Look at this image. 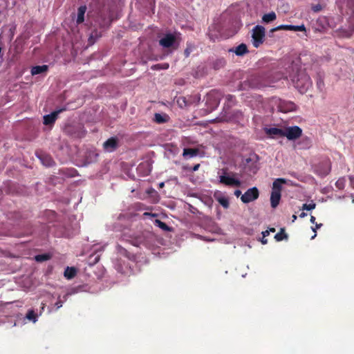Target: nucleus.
<instances>
[{
  "instance_id": "nucleus-14",
  "label": "nucleus",
  "mask_w": 354,
  "mask_h": 354,
  "mask_svg": "<svg viewBox=\"0 0 354 354\" xmlns=\"http://www.w3.org/2000/svg\"><path fill=\"white\" fill-rule=\"evenodd\" d=\"M104 149L109 151H114L118 147V138L116 137H111L109 138L103 144Z\"/></svg>"
},
{
  "instance_id": "nucleus-2",
  "label": "nucleus",
  "mask_w": 354,
  "mask_h": 354,
  "mask_svg": "<svg viewBox=\"0 0 354 354\" xmlns=\"http://www.w3.org/2000/svg\"><path fill=\"white\" fill-rule=\"evenodd\" d=\"M159 45L163 48L176 50L179 46L178 37L174 33L168 32L162 35L158 41Z\"/></svg>"
},
{
  "instance_id": "nucleus-5",
  "label": "nucleus",
  "mask_w": 354,
  "mask_h": 354,
  "mask_svg": "<svg viewBox=\"0 0 354 354\" xmlns=\"http://www.w3.org/2000/svg\"><path fill=\"white\" fill-rule=\"evenodd\" d=\"M220 103L219 93L216 91H211L205 97V104L209 111L216 109Z\"/></svg>"
},
{
  "instance_id": "nucleus-38",
  "label": "nucleus",
  "mask_w": 354,
  "mask_h": 354,
  "mask_svg": "<svg viewBox=\"0 0 354 354\" xmlns=\"http://www.w3.org/2000/svg\"><path fill=\"white\" fill-rule=\"evenodd\" d=\"M312 10L314 12H317L322 10V6L321 4H316V5L312 6Z\"/></svg>"
},
{
  "instance_id": "nucleus-4",
  "label": "nucleus",
  "mask_w": 354,
  "mask_h": 354,
  "mask_svg": "<svg viewBox=\"0 0 354 354\" xmlns=\"http://www.w3.org/2000/svg\"><path fill=\"white\" fill-rule=\"evenodd\" d=\"M266 29L263 26L257 25L252 28V44L255 48L259 47L265 41Z\"/></svg>"
},
{
  "instance_id": "nucleus-33",
  "label": "nucleus",
  "mask_w": 354,
  "mask_h": 354,
  "mask_svg": "<svg viewBox=\"0 0 354 354\" xmlns=\"http://www.w3.org/2000/svg\"><path fill=\"white\" fill-rule=\"evenodd\" d=\"M101 37L100 34H98L97 31L95 30L93 31L90 35L88 39L90 43H93L96 39Z\"/></svg>"
},
{
  "instance_id": "nucleus-12",
  "label": "nucleus",
  "mask_w": 354,
  "mask_h": 354,
  "mask_svg": "<svg viewBox=\"0 0 354 354\" xmlns=\"http://www.w3.org/2000/svg\"><path fill=\"white\" fill-rule=\"evenodd\" d=\"M278 109L281 112L288 113L295 111L297 105L292 102L283 100L280 101L278 105Z\"/></svg>"
},
{
  "instance_id": "nucleus-8",
  "label": "nucleus",
  "mask_w": 354,
  "mask_h": 354,
  "mask_svg": "<svg viewBox=\"0 0 354 354\" xmlns=\"http://www.w3.org/2000/svg\"><path fill=\"white\" fill-rule=\"evenodd\" d=\"M302 129L298 126L288 127L284 129L283 137L290 140H294L301 137Z\"/></svg>"
},
{
  "instance_id": "nucleus-47",
  "label": "nucleus",
  "mask_w": 354,
  "mask_h": 354,
  "mask_svg": "<svg viewBox=\"0 0 354 354\" xmlns=\"http://www.w3.org/2000/svg\"><path fill=\"white\" fill-rule=\"evenodd\" d=\"M306 216H307V214H306V213H305V212H301V213L300 214V215H299V216H300L301 218H304V217H306Z\"/></svg>"
},
{
  "instance_id": "nucleus-50",
  "label": "nucleus",
  "mask_w": 354,
  "mask_h": 354,
  "mask_svg": "<svg viewBox=\"0 0 354 354\" xmlns=\"http://www.w3.org/2000/svg\"><path fill=\"white\" fill-rule=\"evenodd\" d=\"M270 232H275V228L274 227H272V228H270Z\"/></svg>"
},
{
  "instance_id": "nucleus-27",
  "label": "nucleus",
  "mask_w": 354,
  "mask_h": 354,
  "mask_svg": "<svg viewBox=\"0 0 354 354\" xmlns=\"http://www.w3.org/2000/svg\"><path fill=\"white\" fill-rule=\"evenodd\" d=\"M169 67V64L168 63H162V64H157L151 66V68L153 71L155 70H166Z\"/></svg>"
},
{
  "instance_id": "nucleus-1",
  "label": "nucleus",
  "mask_w": 354,
  "mask_h": 354,
  "mask_svg": "<svg viewBox=\"0 0 354 354\" xmlns=\"http://www.w3.org/2000/svg\"><path fill=\"white\" fill-rule=\"evenodd\" d=\"M286 183L285 178H277L272 183V192L270 195V204L272 208H276L279 204L281 197L282 185Z\"/></svg>"
},
{
  "instance_id": "nucleus-11",
  "label": "nucleus",
  "mask_w": 354,
  "mask_h": 354,
  "mask_svg": "<svg viewBox=\"0 0 354 354\" xmlns=\"http://www.w3.org/2000/svg\"><path fill=\"white\" fill-rule=\"evenodd\" d=\"M36 156L40 160L43 165L46 167H51L55 165V161L50 155L43 151L36 152Z\"/></svg>"
},
{
  "instance_id": "nucleus-42",
  "label": "nucleus",
  "mask_w": 354,
  "mask_h": 354,
  "mask_svg": "<svg viewBox=\"0 0 354 354\" xmlns=\"http://www.w3.org/2000/svg\"><path fill=\"white\" fill-rule=\"evenodd\" d=\"M350 185L354 189V176H349Z\"/></svg>"
},
{
  "instance_id": "nucleus-35",
  "label": "nucleus",
  "mask_w": 354,
  "mask_h": 354,
  "mask_svg": "<svg viewBox=\"0 0 354 354\" xmlns=\"http://www.w3.org/2000/svg\"><path fill=\"white\" fill-rule=\"evenodd\" d=\"M316 207V204L315 203H309V204H304L301 209L303 210H312L315 209Z\"/></svg>"
},
{
  "instance_id": "nucleus-9",
  "label": "nucleus",
  "mask_w": 354,
  "mask_h": 354,
  "mask_svg": "<svg viewBox=\"0 0 354 354\" xmlns=\"http://www.w3.org/2000/svg\"><path fill=\"white\" fill-rule=\"evenodd\" d=\"M223 174L219 176V183L227 186H235L240 187L241 185V181L239 179H236L231 176H227V169H223Z\"/></svg>"
},
{
  "instance_id": "nucleus-24",
  "label": "nucleus",
  "mask_w": 354,
  "mask_h": 354,
  "mask_svg": "<svg viewBox=\"0 0 354 354\" xmlns=\"http://www.w3.org/2000/svg\"><path fill=\"white\" fill-rule=\"evenodd\" d=\"M76 274V269L73 267H67L64 270V277L68 279L73 278Z\"/></svg>"
},
{
  "instance_id": "nucleus-46",
  "label": "nucleus",
  "mask_w": 354,
  "mask_h": 354,
  "mask_svg": "<svg viewBox=\"0 0 354 354\" xmlns=\"http://www.w3.org/2000/svg\"><path fill=\"white\" fill-rule=\"evenodd\" d=\"M310 222L312 223H315V216H310Z\"/></svg>"
},
{
  "instance_id": "nucleus-23",
  "label": "nucleus",
  "mask_w": 354,
  "mask_h": 354,
  "mask_svg": "<svg viewBox=\"0 0 354 354\" xmlns=\"http://www.w3.org/2000/svg\"><path fill=\"white\" fill-rule=\"evenodd\" d=\"M117 251L120 254L122 255L129 259H131L133 255L124 248L121 246L120 245H117Z\"/></svg>"
},
{
  "instance_id": "nucleus-6",
  "label": "nucleus",
  "mask_w": 354,
  "mask_h": 354,
  "mask_svg": "<svg viewBox=\"0 0 354 354\" xmlns=\"http://www.w3.org/2000/svg\"><path fill=\"white\" fill-rule=\"evenodd\" d=\"M259 157L256 154L250 156L244 162L245 169L249 174H255L259 170Z\"/></svg>"
},
{
  "instance_id": "nucleus-41",
  "label": "nucleus",
  "mask_w": 354,
  "mask_h": 354,
  "mask_svg": "<svg viewBox=\"0 0 354 354\" xmlns=\"http://www.w3.org/2000/svg\"><path fill=\"white\" fill-rule=\"evenodd\" d=\"M200 167V164H196L194 165L192 168H191V171H197Z\"/></svg>"
},
{
  "instance_id": "nucleus-21",
  "label": "nucleus",
  "mask_w": 354,
  "mask_h": 354,
  "mask_svg": "<svg viewBox=\"0 0 354 354\" xmlns=\"http://www.w3.org/2000/svg\"><path fill=\"white\" fill-rule=\"evenodd\" d=\"M276 18H277V15H276L275 12L272 11L269 13L265 14L262 17V21L264 23L268 24V23H270L272 21H274L276 19Z\"/></svg>"
},
{
  "instance_id": "nucleus-16",
  "label": "nucleus",
  "mask_w": 354,
  "mask_h": 354,
  "mask_svg": "<svg viewBox=\"0 0 354 354\" xmlns=\"http://www.w3.org/2000/svg\"><path fill=\"white\" fill-rule=\"evenodd\" d=\"M266 133L271 138L283 137L284 129L272 127L266 129Z\"/></svg>"
},
{
  "instance_id": "nucleus-51",
  "label": "nucleus",
  "mask_w": 354,
  "mask_h": 354,
  "mask_svg": "<svg viewBox=\"0 0 354 354\" xmlns=\"http://www.w3.org/2000/svg\"><path fill=\"white\" fill-rule=\"evenodd\" d=\"M163 186H164V183H161L160 184V187H163Z\"/></svg>"
},
{
  "instance_id": "nucleus-53",
  "label": "nucleus",
  "mask_w": 354,
  "mask_h": 354,
  "mask_svg": "<svg viewBox=\"0 0 354 354\" xmlns=\"http://www.w3.org/2000/svg\"><path fill=\"white\" fill-rule=\"evenodd\" d=\"M66 297H67V295H64L65 301L66 300Z\"/></svg>"
},
{
  "instance_id": "nucleus-7",
  "label": "nucleus",
  "mask_w": 354,
  "mask_h": 354,
  "mask_svg": "<svg viewBox=\"0 0 354 354\" xmlns=\"http://www.w3.org/2000/svg\"><path fill=\"white\" fill-rule=\"evenodd\" d=\"M262 86L263 84L261 82V78L257 75H252L249 76L246 80L241 84V88L243 90L248 88H259Z\"/></svg>"
},
{
  "instance_id": "nucleus-39",
  "label": "nucleus",
  "mask_w": 354,
  "mask_h": 354,
  "mask_svg": "<svg viewBox=\"0 0 354 354\" xmlns=\"http://www.w3.org/2000/svg\"><path fill=\"white\" fill-rule=\"evenodd\" d=\"M225 98H226L227 101L231 104H234V102L235 101V97L232 95H227Z\"/></svg>"
},
{
  "instance_id": "nucleus-22",
  "label": "nucleus",
  "mask_w": 354,
  "mask_h": 354,
  "mask_svg": "<svg viewBox=\"0 0 354 354\" xmlns=\"http://www.w3.org/2000/svg\"><path fill=\"white\" fill-rule=\"evenodd\" d=\"M168 120V115L166 114L155 113L154 121L158 124H162Z\"/></svg>"
},
{
  "instance_id": "nucleus-54",
  "label": "nucleus",
  "mask_w": 354,
  "mask_h": 354,
  "mask_svg": "<svg viewBox=\"0 0 354 354\" xmlns=\"http://www.w3.org/2000/svg\"><path fill=\"white\" fill-rule=\"evenodd\" d=\"M353 202H354V199L353 200Z\"/></svg>"
},
{
  "instance_id": "nucleus-43",
  "label": "nucleus",
  "mask_w": 354,
  "mask_h": 354,
  "mask_svg": "<svg viewBox=\"0 0 354 354\" xmlns=\"http://www.w3.org/2000/svg\"><path fill=\"white\" fill-rule=\"evenodd\" d=\"M234 195H235L236 197L240 196L241 195V190H239V189H236V190H235V192H234Z\"/></svg>"
},
{
  "instance_id": "nucleus-20",
  "label": "nucleus",
  "mask_w": 354,
  "mask_h": 354,
  "mask_svg": "<svg viewBox=\"0 0 354 354\" xmlns=\"http://www.w3.org/2000/svg\"><path fill=\"white\" fill-rule=\"evenodd\" d=\"M48 66L47 65L35 66L31 68L32 75L41 74L48 71Z\"/></svg>"
},
{
  "instance_id": "nucleus-15",
  "label": "nucleus",
  "mask_w": 354,
  "mask_h": 354,
  "mask_svg": "<svg viewBox=\"0 0 354 354\" xmlns=\"http://www.w3.org/2000/svg\"><path fill=\"white\" fill-rule=\"evenodd\" d=\"M176 103L181 109L187 108L192 104V97L180 96L177 98Z\"/></svg>"
},
{
  "instance_id": "nucleus-31",
  "label": "nucleus",
  "mask_w": 354,
  "mask_h": 354,
  "mask_svg": "<svg viewBox=\"0 0 354 354\" xmlns=\"http://www.w3.org/2000/svg\"><path fill=\"white\" fill-rule=\"evenodd\" d=\"M291 28H292V25H280L276 28L271 29V32H275V31L281 30H291Z\"/></svg>"
},
{
  "instance_id": "nucleus-48",
  "label": "nucleus",
  "mask_w": 354,
  "mask_h": 354,
  "mask_svg": "<svg viewBox=\"0 0 354 354\" xmlns=\"http://www.w3.org/2000/svg\"><path fill=\"white\" fill-rule=\"evenodd\" d=\"M261 243L263 244H266L268 243V241H267V239H266L265 238L263 237L261 239Z\"/></svg>"
},
{
  "instance_id": "nucleus-26",
  "label": "nucleus",
  "mask_w": 354,
  "mask_h": 354,
  "mask_svg": "<svg viewBox=\"0 0 354 354\" xmlns=\"http://www.w3.org/2000/svg\"><path fill=\"white\" fill-rule=\"evenodd\" d=\"M288 238V236L287 234H286L285 232V229L284 228H281L280 230V231L277 233L274 236V239L277 241H281L285 239H287Z\"/></svg>"
},
{
  "instance_id": "nucleus-45",
  "label": "nucleus",
  "mask_w": 354,
  "mask_h": 354,
  "mask_svg": "<svg viewBox=\"0 0 354 354\" xmlns=\"http://www.w3.org/2000/svg\"><path fill=\"white\" fill-rule=\"evenodd\" d=\"M322 225V223H320V224H317V223H316L315 228H313V227L312 229H313V230L314 232H316V229L319 228Z\"/></svg>"
},
{
  "instance_id": "nucleus-34",
  "label": "nucleus",
  "mask_w": 354,
  "mask_h": 354,
  "mask_svg": "<svg viewBox=\"0 0 354 354\" xmlns=\"http://www.w3.org/2000/svg\"><path fill=\"white\" fill-rule=\"evenodd\" d=\"M218 201L224 208H227L229 207V201L227 198L221 197L218 198Z\"/></svg>"
},
{
  "instance_id": "nucleus-44",
  "label": "nucleus",
  "mask_w": 354,
  "mask_h": 354,
  "mask_svg": "<svg viewBox=\"0 0 354 354\" xmlns=\"http://www.w3.org/2000/svg\"><path fill=\"white\" fill-rule=\"evenodd\" d=\"M269 234H270L269 230H266L264 232H262V235H263V238H266V236H268Z\"/></svg>"
},
{
  "instance_id": "nucleus-29",
  "label": "nucleus",
  "mask_w": 354,
  "mask_h": 354,
  "mask_svg": "<svg viewBox=\"0 0 354 354\" xmlns=\"http://www.w3.org/2000/svg\"><path fill=\"white\" fill-rule=\"evenodd\" d=\"M50 256L48 254H37L35 257V259L37 262H44L50 259Z\"/></svg>"
},
{
  "instance_id": "nucleus-25",
  "label": "nucleus",
  "mask_w": 354,
  "mask_h": 354,
  "mask_svg": "<svg viewBox=\"0 0 354 354\" xmlns=\"http://www.w3.org/2000/svg\"><path fill=\"white\" fill-rule=\"evenodd\" d=\"M155 225L165 232H170L171 230L170 227L159 219L155 220Z\"/></svg>"
},
{
  "instance_id": "nucleus-37",
  "label": "nucleus",
  "mask_w": 354,
  "mask_h": 354,
  "mask_svg": "<svg viewBox=\"0 0 354 354\" xmlns=\"http://www.w3.org/2000/svg\"><path fill=\"white\" fill-rule=\"evenodd\" d=\"M193 46L192 45L187 44V48L185 49L184 55L185 57H188L190 53L192 52Z\"/></svg>"
},
{
  "instance_id": "nucleus-52",
  "label": "nucleus",
  "mask_w": 354,
  "mask_h": 354,
  "mask_svg": "<svg viewBox=\"0 0 354 354\" xmlns=\"http://www.w3.org/2000/svg\"><path fill=\"white\" fill-rule=\"evenodd\" d=\"M316 236V234H314V236H312V239H314Z\"/></svg>"
},
{
  "instance_id": "nucleus-28",
  "label": "nucleus",
  "mask_w": 354,
  "mask_h": 354,
  "mask_svg": "<svg viewBox=\"0 0 354 354\" xmlns=\"http://www.w3.org/2000/svg\"><path fill=\"white\" fill-rule=\"evenodd\" d=\"M346 182V180L345 177L339 178L335 183V187L338 189H343L345 187Z\"/></svg>"
},
{
  "instance_id": "nucleus-3",
  "label": "nucleus",
  "mask_w": 354,
  "mask_h": 354,
  "mask_svg": "<svg viewBox=\"0 0 354 354\" xmlns=\"http://www.w3.org/2000/svg\"><path fill=\"white\" fill-rule=\"evenodd\" d=\"M295 87L298 88L300 93L306 92L312 86L310 77L305 73H300L297 75V79L293 80Z\"/></svg>"
},
{
  "instance_id": "nucleus-17",
  "label": "nucleus",
  "mask_w": 354,
  "mask_h": 354,
  "mask_svg": "<svg viewBox=\"0 0 354 354\" xmlns=\"http://www.w3.org/2000/svg\"><path fill=\"white\" fill-rule=\"evenodd\" d=\"M229 51L234 53L238 56H243L248 53V47L245 44H241L235 48H232Z\"/></svg>"
},
{
  "instance_id": "nucleus-19",
  "label": "nucleus",
  "mask_w": 354,
  "mask_h": 354,
  "mask_svg": "<svg viewBox=\"0 0 354 354\" xmlns=\"http://www.w3.org/2000/svg\"><path fill=\"white\" fill-rule=\"evenodd\" d=\"M86 11V6H81L77 9V17L76 19V22L77 24H80L84 21V15Z\"/></svg>"
},
{
  "instance_id": "nucleus-30",
  "label": "nucleus",
  "mask_w": 354,
  "mask_h": 354,
  "mask_svg": "<svg viewBox=\"0 0 354 354\" xmlns=\"http://www.w3.org/2000/svg\"><path fill=\"white\" fill-rule=\"evenodd\" d=\"M26 317L28 320L32 321L34 323H35L37 322V314L35 313V311L33 310H28L27 314H26Z\"/></svg>"
},
{
  "instance_id": "nucleus-18",
  "label": "nucleus",
  "mask_w": 354,
  "mask_h": 354,
  "mask_svg": "<svg viewBox=\"0 0 354 354\" xmlns=\"http://www.w3.org/2000/svg\"><path fill=\"white\" fill-rule=\"evenodd\" d=\"M199 151V149L197 148H185L183 150V156L184 158H192L198 156Z\"/></svg>"
},
{
  "instance_id": "nucleus-40",
  "label": "nucleus",
  "mask_w": 354,
  "mask_h": 354,
  "mask_svg": "<svg viewBox=\"0 0 354 354\" xmlns=\"http://www.w3.org/2000/svg\"><path fill=\"white\" fill-rule=\"evenodd\" d=\"M64 301L60 300L59 299L58 301L55 303V306H56V309L60 308L63 305Z\"/></svg>"
},
{
  "instance_id": "nucleus-36",
  "label": "nucleus",
  "mask_w": 354,
  "mask_h": 354,
  "mask_svg": "<svg viewBox=\"0 0 354 354\" xmlns=\"http://www.w3.org/2000/svg\"><path fill=\"white\" fill-rule=\"evenodd\" d=\"M291 30L293 31H306V27L304 24L300 26H293L292 25Z\"/></svg>"
},
{
  "instance_id": "nucleus-10",
  "label": "nucleus",
  "mask_w": 354,
  "mask_h": 354,
  "mask_svg": "<svg viewBox=\"0 0 354 354\" xmlns=\"http://www.w3.org/2000/svg\"><path fill=\"white\" fill-rule=\"evenodd\" d=\"M259 192L257 187L248 189L241 197V201L244 203H250L259 198Z\"/></svg>"
},
{
  "instance_id": "nucleus-49",
  "label": "nucleus",
  "mask_w": 354,
  "mask_h": 354,
  "mask_svg": "<svg viewBox=\"0 0 354 354\" xmlns=\"http://www.w3.org/2000/svg\"><path fill=\"white\" fill-rule=\"evenodd\" d=\"M297 216L295 214L292 215V222H294L297 219Z\"/></svg>"
},
{
  "instance_id": "nucleus-13",
  "label": "nucleus",
  "mask_w": 354,
  "mask_h": 354,
  "mask_svg": "<svg viewBox=\"0 0 354 354\" xmlns=\"http://www.w3.org/2000/svg\"><path fill=\"white\" fill-rule=\"evenodd\" d=\"M66 108L60 109L59 110L52 112L50 114L44 116V124L45 125H51L55 123L58 115L62 111H65Z\"/></svg>"
},
{
  "instance_id": "nucleus-32",
  "label": "nucleus",
  "mask_w": 354,
  "mask_h": 354,
  "mask_svg": "<svg viewBox=\"0 0 354 354\" xmlns=\"http://www.w3.org/2000/svg\"><path fill=\"white\" fill-rule=\"evenodd\" d=\"M317 86L320 91H322L324 87V80L319 75H318L317 78Z\"/></svg>"
}]
</instances>
